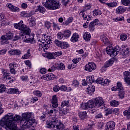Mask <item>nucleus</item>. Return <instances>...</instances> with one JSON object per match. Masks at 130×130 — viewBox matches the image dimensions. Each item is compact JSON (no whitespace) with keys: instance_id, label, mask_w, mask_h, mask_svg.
Returning <instances> with one entry per match:
<instances>
[{"instance_id":"obj_1","label":"nucleus","mask_w":130,"mask_h":130,"mask_svg":"<svg viewBox=\"0 0 130 130\" xmlns=\"http://www.w3.org/2000/svg\"><path fill=\"white\" fill-rule=\"evenodd\" d=\"M14 28L16 29H18L20 31H22L23 34L22 35V39L24 42L29 43H35V41H34V37L32 36V38H30V34L31 33V29L27 25L24 24L23 21L21 20L18 23L14 24Z\"/></svg>"},{"instance_id":"obj_2","label":"nucleus","mask_w":130,"mask_h":130,"mask_svg":"<svg viewBox=\"0 0 130 130\" xmlns=\"http://www.w3.org/2000/svg\"><path fill=\"white\" fill-rule=\"evenodd\" d=\"M58 119L52 118L51 122L47 123V127L48 128H52L53 130H69L68 128H64V126L62 123L57 122Z\"/></svg>"},{"instance_id":"obj_3","label":"nucleus","mask_w":130,"mask_h":130,"mask_svg":"<svg viewBox=\"0 0 130 130\" xmlns=\"http://www.w3.org/2000/svg\"><path fill=\"white\" fill-rule=\"evenodd\" d=\"M43 5L48 10H57L60 8L59 2L57 0H46L45 3H43Z\"/></svg>"},{"instance_id":"obj_4","label":"nucleus","mask_w":130,"mask_h":130,"mask_svg":"<svg viewBox=\"0 0 130 130\" xmlns=\"http://www.w3.org/2000/svg\"><path fill=\"white\" fill-rule=\"evenodd\" d=\"M90 103L91 104V106L92 108L94 107H100V106H102L104 104V101H103V99L102 98H96L94 100H90Z\"/></svg>"},{"instance_id":"obj_5","label":"nucleus","mask_w":130,"mask_h":130,"mask_svg":"<svg viewBox=\"0 0 130 130\" xmlns=\"http://www.w3.org/2000/svg\"><path fill=\"white\" fill-rule=\"evenodd\" d=\"M54 43L58 47H60L61 49H67L68 47H70L69 43L66 42H61L58 40H55Z\"/></svg>"},{"instance_id":"obj_6","label":"nucleus","mask_w":130,"mask_h":130,"mask_svg":"<svg viewBox=\"0 0 130 130\" xmlns=\"http://www.w3.org/2000/svg\"><path fill=\"white\" fill-rule=\"evenodd\" d=\"M79 15L83 18V20H84L85 21H90V20H91L92 18V16H91V15H88L87 14V11L85 9L81 10L79 12Z\"/></svg>"},{"instance_id":"obj_7","label":"nucleus","mask_w":130,"mask_h":130,"mask_svg":"<svg viewBox=\"0 0 130 130\" xmlns=\"http://www.w3.org/2000/svg\"><path fill=\"white\" fill-rule=\"evenodd\" d=\"M96 64L94 62H89L87 64H86L85 66V70L87 71V72H91L92 71H94L96 70Z\"/></svg>"},{"instance_id":"obj_8","label":"nucleus","mask_w":130,"mask_h":130,"mask_svg":"<svg viewBox=\"0 0 130 130\" xmlns=\"http://www.w3.org/2000/svg\"><path fill=\"white\" fill-rule=\"evenodd\" d=\"M99 24H100V22L98 19H95L93 21L91 22L89 26V31L93 32L95 30V26L98 25Z\"/></svg>"},{"instance_id":"obj_9","label":"nucleus","mask_w":130,"mask_h":130,"mask_svg":"<svg viewBox=\"0 0 130 130\" xmlns=\"http://www.w3.org/2000/svg\"><path fill=\"white\" fill-rule=\"evenodd\" d=\"M106 51L107 54H109V55H110V56H112V57H113V56H116L117 55V52H115V50L112 47H107Z\"/></svg>"},{"instance_id":"obj_10","label":"nucleus","mask_w":130,"mask_h":130,"mask_svg":"<svg viewBox=\"0 0 130 130\" xmlns=\"http://www.w3.org/2000/svg\"><path fill=\"white\" fill-rule=\"evenodd\" d=\"M124 78L125 83L127 85H130V72L128 71L124 72Z\"/></svg>"},{"instance_id":"obj_11","label":"nucleus","mask_w":130,"mask_h":130,"mask_svg":"<svg viewBox=\"0 0 130 130\" xmlns=\"http://www.w3.org/2000/svg\"><path fill=\"white\" fill-rule=\"evenodd\" d=\"M115 127V122L113 121L108 122L106 125V127L108 130H112L114 129Z\"/></svg>"},{"instance_id":"obj_12","label":"nucleus","mask_w":130,"mask_h":130,"mask_svg":"<svg viewBox=\"0 0 130 130\" xmlns=\"http://www.w3.org/2000/svg\"><path fill=\"white\" fill-rule=\"evenodd\" d=\"M81 107L82 109L87 110L88 108H92L91 101H89L87 103L81 104Z\"/></svg>"},{"instance_id":"obj_13","label":"nucleus","mask_w":130,"mask_h":130,"mask_svg":"<svg viewBox=\"0 0 130 130\" xmlns=\"http://www.w3.org/2000/svg\"><path fill=\"white\" fill-rule=\"evenodd\" d=\"M51 103L52 107L54 108H56V107L58 106V104H57V97L55 95L52 96Z\"/></svg>"},{"instance_id":"obj_14","label":"nucleus","mask_w":130,"mask_h":130,"mask_svg":"<svg viewBox=\"0 0 130 130\" xmlns=\"http://www.w3.org/2000/svg\"><path fill=\"white\" fill-rule=\"evenodd\" d=\"M11 55H21L22 51L19 49H12L9 51Z\"/></svg>"},{"instance_id":"obj_15","label":"nucleus","mask_w":130,"mask_h":130,"mask_svg":"<svg viewBox=\"0 0 130 130\" xmlns=\"http://www.w3.org/2000/svg\"><path fill=\"white\" fill-rule=\"evenodd\" d=\"M7 7L9 10L12 11V12H17V11H19V8L14 6V5L11 4V3L7 4Z\"/></svg>"},{"instance_id":"obj_16","label":"nucleus","mask_w":130,"mask_h":130,"mask_svg":"<svg viewBox=\"0 0 130 130\" xmlns=\"http://www.w3.org/2000/svg\"><path fill=\"white\" fill-rule=\"evenodd\" d=\"M1 43L2 45L9 44V40L6 36H2L1 37Z\"/></svg>"},{"instance_id":"obj_17","label":"nucleus","mask_w":130,"mask_h":130,"mask_svg":"<svg viewBox=\"0 0 130 130\" xmlns=\"http://www.w3.org/2000/svg\"><path fill=\"white\" fill-rule=\"evenodd\" d=\"M79 38H80V36H79V34L75 32L72 35L71 41L74 43L77 42L78 40H79Z\"/></svg>"},{"instance_id":"obj_18","label":"nucleus","mask_w":130,"mask_h":130,"mask_svg":"<svg viewBox=\"0 0 130 130\" xmlns=\"http://www.w3.org/2000/svg\"><path fill=\"white\" fill-rule=\"evenodd\" d=\"M86 92L89 95H92L95 92V86L94 85H90L87 88Z\"/></svg>"},{"instance_id":"obj_19","label":"nucleus","mask_w":130,"mask_h":130,"mask_svg":"<svg viewBox=\"0 0 130 130\" xmlns=\"http://www.w3.org/2000/svg\"><path fill=\"white\" fill-rule=\"evenodd\" d=\"M114 61H115V59L114 58H111L109 60L106 61L105 63V68H108L111 66H112Z\"/></svg>"},{"instance_id":"obj_20","label":"nucleus","mask_w":130,"mask_h":130,"mask_svg":"<svg viewBox=\"0 0 130 130\" xmlns=\"http://www.w3.org/2000/svg\"><path fill=\"white\" fill-rule=\"evenodd\" d=\"M83 37L85 41H90L91 39V34L88 32H84L83 34Z\"/></svg>"},{"instance_id":"obj_21","label":"nucleus","mask_w":130,"mask_h":130,"mask_svg":"<svg viewBox=\"0 0 130 130\" xmlns=\"http://www.w3.org/2000/svg\"><path fill=\"white\" fill-rule=\"evenodd\" d=\"M101 40L104 43V44H106V45H108V44H109V40H108V39H107L104 35H102L101 36Z\"/></svg>"},{"instance_id":"obj_22","label":"nucleus","mask_w":130,"mask_h":130,"mask_svg":"<svg viewBox=\"0 0 130 130\" xmlns=\"http://www.w3.org/2000/svg\"><path fill=\"white\" fill-rule=\"evenodd\" d=\"M86 82L88 84H91V83H94L95 82V79H94V76H88L86 77Z\"/></svg>"},{"instance_id":"obj_23","label":"nucleus","mask_w":130,"mask_h":130,"mask_svg":"<svg viewBox=\"0 0 130 130\" xmlns=\"http://www.w3.org/2000/svg\"><path fill=\"white\" fill-rule=\"evenodd\" d=\"M79 115L82 120H84V119L87 118V112H86V111L80 112Z\"/></svg>"},{"instance_id":"obj_24","label":"nucleus","mask_w":130,"mask_h":130,"mask_svg":"<svg viewBox=\"0 0 130 130\" xmlns=\"http://www.w3.org/2000/svg\"><path fill=\"white\" fill-rule=\"evenodd\" d=\"M60 90L61 91H67V92H71V91H72V88L68 87L66 85H61L60 87Z\"/></svg>"},{"instance_id":"obj_25","label":"nucleus","mask_w":130,"mask_h":130,"mask_svg":"<svg viewBox=\"0 0 130 130\" xmlns=\"http://www.w3.org/2000/svg\"><path fill=\"white\" fill-rule=\"evenodd\" d=\"M124 12H125V9L121 6L118 7L116 10V13L117 14H123Z\"/></svg>"},{"instance_id":"obj_26","label":"nucleus","mask_w":130,"mask_h":130,"mask_svg":"<svg viewBox=\"0 0 130 130\" xmlns=\"http://www.w3.org/2000/svg\"><path fill=\"white\" fill-rule=\"evenodd\" d=\"M122 55H123L124 57H126V56H128V55H129V48H126L125 49H122Z\"/></svg>"},{"instance_id":"obj_27","label":"nucleus","mask_w":130,"mask_h":130,"mask_svg":"<svg viewBox=\"0 0 130 130\" xmlns=\"http://www.w3.org/2000/svg\"><path fill=\"white\" fill-rule=\"evenodd\" d=\"M8 92L11 93V94H20V91H19V89L15 88H10L8 90Z\"/></svg>"},{"instance_id":"obj_28","label":"nucleus","mask_w":130,"mask_h":130,"mask_svg":"<svg viewBox=\"0 0 130 130\" xmlns=\"http://www.w3.org/2000/svg\"><path fill=\"white\" fill-rule=\"evenodd\" d=\"M63 36L65 37V38H69L70 36L72 35V31L71 30L67 29L63 31Z\"/></svg>"},{"instance_id":"obj_29","label":"nucleus","mask_w":130,"mask_h":130,"mask_svg":"<svg viewBox=\"0 0 130 130\" xmlns=\"http://www.w3.org/2000/svg\"><path fill=\"white\" fill-rule=\"evenodd\" d=\"M114 111H119V109H108L105 114V115L107 116L108 115H109V114H111L112 112Z\"/></svg>"},{"instance_id":"obj_30","label":"nucleus","mask_w":130,"mask_h":130,"mask_svg":"<svg viewBox=\"0 0 130 130\" xmlns=\"http://www.w3.org/2000/svg\"><path fill=\"white\" fill-rule=\"evenodd\" d=\"M9 40H11L14 38V34L12 31H9L6 33L5 36Z\"/></svg>"},{"instance_id":"obj_31","label":"nucleus","mask_w":130,"mask_h":130,"mask_svg":"<svg viewBox=\"0 0 130 130\" xmlns=\"http://www.w3.org/2000/svg\"><path fill=\"white\" fill-rule=\"evenodd\" d=\"M30 51H31V50L28 49L27 51V53L25 54L23 56H22V58L24 59H27V58H29V57L31 56V53H30Z\"/></svg>"},{"instance_id":"obj_32","label":"nucleus","mask_w":130,"mask_h":130,"mask_svg":"<svg viewBox=\"0 0 130 130\" xmlns=\"http://www.w3.org/2000/svg\"><path fill=\"white\" fill-rule=\"evenodd\" d=\"M110 104L111 106L116 107L119 105V102L116 100H113L110 102Z\"/></svg>"},{"instance_id":"obj_33","label":"nucleus","mask_w":130,"mask_h":130,"mask_svg":"<svg viewBox=\"0 0 130 130\" xmlns=\"http://www.w3.org/2000/svg\"><path fill=\"white\" fill-rule=\"evenodd\" d=\"M93 16L96 17L97 16H100L102 14V12L98 9H95L93 12Z\"/></svg>"},{"instance_id":"obj_34","label":"nucleus","mask_w":130,"mask_h":130,"mask_svg":"<svg viewBox=\"0 0 130 130\" xmlns=\"http://www.w3.org/2000/svg\"><path fill=\"white\" fill-rule=\"evenodd\" d=\"M52 67L49 68L48 72H54L57 69V64L52 63Z\"/></svg>"},{"instance_id":"obj_35","label":"nucleus","mask_w":130,"mask_h":130,"mask_svg":"<svg viewBox=\"0 0 130 130\" xmlns=\"http://www.w3.org/2000/svg\"><path fill=\"white\" fill-rule=\"evenodd\" d=\"M29 27H34L36 25V22H35V18H31L29 21Z\"/></svg>"},{"instance_id":"obj_36","label":"nucleus","mask_w":130,"mask_h":130,"mask_svg":"<svg viewBox=\"0 0 130 130\" xmlns=\"http://www.w3.org/2000/svg\"><path fill=\"white\" fill-rule=\"evenodd\" d=\"M123 115L125 116L127 119H130V110L128 109L123 112Z\"/></svg>"},{"instance_id":"obj_37","label":"nucleus","mask_w":130,"mask_h":130,"mask_svg":"<svg viewBox=\"0 0 130 130\" xmlns=\"http://www.w3.org/2000/svg\"><path fill=\"white\" fill-rule=\"evenodd\" d=\"M124 90L123 89L119 90L118 96L120 99H123L124 98Z\"/></svg>"},{"instance_id":"obj_38","label":"nucleus","mask_w":130,"mask_h":130,"mask_svg":"<svg viewBox=\"0 0 130 130\" xmlns=\"http://www.w3.org/2000/svg\"><path fill=\"white\" fill-rule=\"evenodd\" d=\"M57 70H64L66 69V66L63 63H60L59 65H57Z\"/></svg>"},{"instance_id":"obj_39","label":"nucleus","mask_w":130,"mask_h":130,"mask_svg":"<svg viewBox=\"0 0 130 130\" xmlns=\"http://www.w3.org/2000/svg\"><path fill=\"white\" fill-rule=\"evenodd\" d=\"M54 52L53 53H47V56L46 57H47V58H48L49 59H52L53 58H54Z\"/></svg>"},{"instance_id":"obj_40","label":"nucleus","mask_w":130,"mask_h":130,"mask_svg":"<svg viewBox=\"0 0 130 130\" xmlns=\"http://www.w3.org/2000/svg\"><path fill=\"white\" fill-rule=\"evenodd\" d=\"M33 94H34L37 97H41V96H42V92L38 90L34 91Z\"/></svg>"},{"instance_id":"obj_41","label":"nucleus","mask_w":130,"mask_h":130,"mask_svg":"<svg viewBox=\"0 0 130 130\" xmlns=\"http://www.w3.org/2000/svg\"><path fill=\"white\" fill-rule=\"evenodd\" d=\"M44 40H45V42H46L47 43V44H50V41H51V40H50V37L48 36H46V35H44Z\"/></svg>"},{"instance_id":"obj_42","label":"nucleus","mask_w":130,"mask_h":130,"mask_svg":"<svg viewBox=\"0 0 130 130\" xmlns=\"http://www.w3.org/2000/svg\"><path fill=\"white\" fill-rule=\"evenodd\" d=\"M38 11L40 12V13H42V14H44L45 13V8L42 6L38 7Z\"/></svg>"},{"instance_id":"obj_43","label":"nucleus","mask_w":130,"mask_h":130,"mask_svg":"<svg viewBox=\"0 0 130 130\" xmlns=\"http://www.w3.org/2000/svg\"><path fill=\"white\" fill-rule=\"evenodd\" d=\"M114 22H119V21H124V17L123 16L118 17L116 18L113 19Z\"/></svg>"},{"instance_id":"obj_44","label":"nucleus","mask_w":130,"mask_h":130,"mask_svg":"<svg viewBox=\"0 0 130 130\" xmlns=\"http://www.w3.org/2000/svg\"><path fill=\"white\" fill-rule=\"evenodd\" d=\"M117 89L118 91H121V90H123V87H122V84L120 82H118L117 83Z\"/></svg>"},{"instance_id":"obj_45","label":"nucleus","mask_w":130,"mask_h":130,"mask_svg":"<svg viewBox=\"0 0 130 130\" xmlns=\"http://www.w3.org/2000/svg\"><path fill=\"white\" fill-rule=\"evenodd\" d=\"M109 83H110V80H108V79H103V82L102 83V86H103V87L105 86H108V85L109 84Z\"/></svg>"},{"instance_id":"obj_46","label":"nucleus","mask_w":130,"mask_h":130,"mask_svg":"<svg viewBox=\"0 0 130 130\" xmlns=\"http://www.w3.org/2000/svg\"><path fill=\"white\" fill-rule=\"evenodd\" d=\"M106 5L110 8H114V7H116V6H117V3H116V2H112L110 3H107Z\"/></svg>"},{"instance_id":"obj_47","label":"nucleus","mask_w":130,"mask_h":130,"mask_svg":"<svg viewBox=\"0 0 130 130\" xmlns=\"http://www.w3.org/2000/svg\"><path fill=\"white\" fill-rule=\"evenodd\" d=\"M121 2L124 6H130V0H121Z\"/></svg>"},{"instance_id":"obj_48","label":"nucleus","mask_w":130,"mask_h":130,"mask_svg":"<svg viewBox=\"0 0 130 130\" xmlns=\"http://www.w3.org/2000/svg\"><path fill=\"white\" fill-rule=\"evenodd\" d=\"M69 104H70L69 101H63L61 104V106L62 108L64 107V106H68Z\"/></svg>"},{"instance_id":"obj_49","label":"nucleus","mask_w":130,"mask_h":130,"mask_svg":"<svg viewBox=\"0 0 130 130\" xmlns=\"http://www.w3.org/2000/svg\"><path fill=\"white\" fill-rule=\"evenodd\" d=\"M120 38L122 41H125L127 39V36L125 34L121 35Z\"/></svg>"},{"instance_id":"obj_50","label":"nucleus","mask_w":130,"mask_h":130,"mask_svg":"<svg viewBox=\"0 0 130 130\" xmlns=\"http://www.w3.org/2000/svg\"><path fill=\"white\" fill-rule=\"evenodd\" d=\"M48 81H51L54 79V75L52 73L48 74Z\"/></svg>"},{"instance_id":"obj_51","label":"nucleus","mask_w":130,"mask_h":130,"mask_svg":"<svg viewBox=\"0 0 130 130\" xmlns=\"http://www.w3.org/2000/svg\"><path fill=\"white\" fill-rule=\"evenodd\" d=\"M103 79L101 77L98 78L96 80V84H101L102 86V84H103Z\"/></svg>"},{"instance_id":"obj_52","label":"nucleus","mask_w":130,"mask_h":130,"mask_svg":"<svg viewBox=\"0 0 130 130\" xmlns=\"http://www.w3.org/2000/svg\"><path fill=\"white\" fill-rule=\"evenodd\" d=\"M63 37V33L62 34V32H59L57 34V38H58V39H60V40H61V39H62Z\"/></svg>"},{"instance_id":"obj_53","label":"nucleus","mask_w":130,"mask_h":130,"mask_svg":"<svg viewBox=\"0 0 130 130\" xmlns=\"http://www.w3.org/2000/svg\"><path fill=\"white\" fill-rule=\"evenodd\" d=\"M45 27L47 29H49L51 27V23L49 21L45 22Z\"/></svg>"},{"instance_id":"obj_54","label":"nucleus","mask_w":130,"mask_h":130,"mask_svg":"<svg viewBox=\"0 0 130 130\" xmlns=\"http://www.w3.org/2000/svg\"><path fill=\"white\" fill-rule=\"evenodd\" d=\"M17 66V63H11L9 65V68L10 70H11L12 69H14V68H16Z\"/></svg>"},{"instance_id":"obj_55","label":"nucleus","mask_w":130,"mask_h":130,"mask_svg":"<svg viewBox=\"0 0 130 130\" xmlns=\"http://www.w3.org/2000/svg\"><path fill=\"white\" fill-rule=\"evenodd\" d=\"M73 20H74V18L73 17H69L67 21H66V22L65 23V25H69V23H72V22H73Z\"/></svg>"},{"instance_id":"obj_56","label":"nucleus","mask_w":130,"mask_h":130,"mask_svg":"<svg viewBox=\"0 0 130 130\" xmlns=\"http://www.w3.org/2000/svg\"><path fill=\"white\" fill-rule=\"evenodd\" d=\"M59 90H60V87L58 85H55L53 88V91L54 92H58Z\"/></svg>"},{"instance_id":"obj_57","label":"nucleus","mask_w":130,"mask_h":130,"mask_svg":"<svg viewBox=\"0 0 130 130\" xmlns=\"http://www.w3.org/2000/svg\"><path fill=\"white\" fill-rule=\"evenodd\" d=\"M10 73H6L3 75V79L5 81H7L8 80V77H10Z\"/></svg>"},{"instance_id":"obj_58","label":"nucleus","mask_w":130,"mask_h":130,"mask_svg":"<svg viewBox=\"0 0 130 130\" xmlns=\"http://www.w3.org/2000/svg\"><path fill=\"white\" fill-rule=\"evenodd\" d=\"M6 91V86L4 85H1L0 86V93H3Z\"/></svg>"},{"instance_id":"obj_59","label":"nucleus","mask_w":130,"mask_h":130,"mask_svg":"<svg viewBox=\"0 0 130 130\" xmlns=\"http://www.w3.org/2000/svg\"><path fill=\"white\" fill-rule=\"evenodd\" d=\"M80 60H81V58H75L73 59L72 61H73V63H75L76 64L78 63V62H79V61H80Z\"/></svg>"},{"instance_id":"obj_60","label":"nucleus","mask_w":130,"mask_h":130,"mask_svg":"<svg viewBox=\"0 0 130 130\" xmlns=\"http://www.w3.org/2000/svg\"><path fill=\"white\" fill-rule=\"evenodd\" d=\"M41 79L42 80H44L45 81H48V74H47L41 77Z\"/></svg>"},{"instance_id":"obj_61","label":"nucleus","mask_w":130,"mask_h":130,"mask_svg":"<svg viewBox=\"0 0 130 130\" xmlns=\"http://www.w3.org/2000/svg\"><path fill=\"white\" fill-rule=\"evenodd\" d=\"M54 56H60L62 54V51H57L54 52Z\"/></svg>"},{"instance_id":"obj_62","label":"nucleus","mask_w":130,"mask_h":130,"mask_svg":"<svg viewBox=\"0 0 130 130\" xmlns=\"http://www.w3.org/2000/svg\"><path fill=\"white\" fill-rule=\"evenodd\" d=\"M115 52H117V55L118 54V52L120 51V48L118 46H116L114 49Z\"/></svg>"},{"instance_id":"obj_63","label":"nucleus","mask_w":130,"mask_h":130,"mask_svg":"<svg viewBox=\"0 0 130 130\" xmlns=\"http://www.w3.org/2000/svg\"><path fill=\"white\" fill-rule=\"evenodd\" d=\"M73 86H74V87H78L79 86V82L77 80H74L73 82Z\"/></svg>"},{"instance_id":"obj_64","label":"nucleus","mask_w":130,"mask_h":130,"mask_svg":"<svg viewBox=\"0 0 130 130\" xmlns=\"http://www.w3.org/2000/svg\"><path fill=\"white\" fill-rule=\"evenodd\" d=\"M20 79L22 81H27L28 80V76H21L20 77Z\"/></svg>"}]
</instances>
